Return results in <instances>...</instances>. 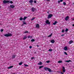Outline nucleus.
Instances as JSON below:
<instances>
[{"mask_svg":"<svg viewBox=\"0 0 74 74\" xmlns=\"http://www.w3.org/2000/svg\"><path fill=\"white\" fill-rule=\"evenodd\" d=\"M3 3L4 4H5L6 3H11V4H12L13 3V2L12 1H10H10L8 0H3Z\"/></svg>","mask_w":74,"mask_h":74,"instance_id":"nucleus-1","label":"nucleus"},{"mask_svg":"<svg viewBox=\"0 0 74 74\" xmlns=\"http://www.w3.org/2000/svg\"><path fill=\"white\" fill-rule=\"evenodd\" d=\"M12 36V34H6L4 35V36H5V37H7Z\"/></svg>","mask_w":74,"mask_h":74,"instance_id":"nucleus-2","label":"nucleus"},{"mask_svg":"<svg viewBox=\"0 0 74 74\" xmlns=\"http://www.w3.org/2000/svg\"><path fill=\"white\" fill-rule=\"evenodd\" d=\"M46 23L47 24H48V25H50V24H51V23H50L48 20H47L46 21Z\"/></svg>","mask_w":74,"mask_h":74,"instance_id":"nucleus-3","label":"nucleus"},{"mask_svg":"<svg viewBox=\"0 0 74 74\" xmlns=\"http://www.w3.org/2000/svg\"><path fill=\"white\" fill-rule=\"evenodd\" d=\"M52 16V14H49L48 15L47 18L49 19V18H51Z\"/></svg>","mask_w":74,"mask_h":74,"instance_id":"nucleus-4","label":"nucleus"},{"mask_svg":"<svg viewBox=\"0 0 74 74\" xmlns=\"http://www.w3.org/2000/svg\"><path fill=\"white\" fill-rule=\"evenodd\" d=\"M31 10L32 12H34V11L36 10V8L34 7H33L32 8Z\"/></svg>","mask_w":74,"mask_h":74,"instance_id":"nucleus-5","label":"nucleus"},{"mask_svg":"<svg viewBox=\"0 0 74 74\" xmlns=\"http://www.w3.org/2000/svg\"><path fill=\"white\" fill-rule=\"evenodd\" d=\"M62 71L63 73H64L66 71V69H65V68L64 66L62 67Z\"/></svg>","mask_w":74,"mask_h":74,"instance_id":"nucleus-6","label":"nucleus"},{"mask_svg":"<svg viewBox=\"0 0 74 74\" xmlns=\"http://www.w3.org/2000/svg\"><path fill=\"white\" fill-rule=\"evenodd\" d=\"M69 19V16H67L65 17V19L66 21H68Z\"/></svg>","mask_w":74,"mask_h":74,"instance_id":"nucleus-7","label":"nucleus"},{"mask_svg":"<svg viewBox=\"0 0 74 74\" xmlns=\"http://www.w3.org/2000/svg\"><path fill=\"white\" fill-rule=\"evenodd\" d=\"M10 8H14V7H15V5H10Z\"/></svg>","mask_w":74,"mask_h":74,"instance_id":"nucleus-8","label":"nucleus"},{"mask_svg":"<svg viewBox=\"0 0 74 74\" xmlns=\"http://www.w3.org/2000/svg\"><path fill=\"white\" fill-rule=\"evenodd\" d=\"M50 42L51 43H55V40L53 39L51 40Z\"/></svg>","mask_w":74,"mask_h":74,"instance_id":"nucleus-9","label":"nucleus"},{"mask_svg":"<svg viewBox=\"0 0 74 74\" xmlns=\"http://www.w3.org/2000/svg\"><path fill=\"white\" fill-rule=\"evenodd\" d=\"M73 42V40H70L69 42V44H71Z\"/></svg>","mask_w":74,"mask_h":74,"instance_id":"nucleus-10","label":"nucleus"},{"mask_svg":"<svg viewBox=\"0 0 74 74\" xmlns=\"http://www.w3.org/2000/svg\"><path fill=\"white\" fill-rule=\"evenodd\" d=\"M64 51H67V47H64Z\"/></svg>","mask_w":74,"mask_h":74,"instance_id":"nucleus-11","label":"nucleus"},{"mask_svg":"<svg viewBox=\"0 0 74 74\" xmlns=\"http://www.w3.org/2000/svg\"><path fill=\"white\" fill-rule=\"evenodd\" d=\"M36 27H38V28H39V27H40V26H39V25L38 24H37L36 25Z\"/></svg>","mask_w":74,"mask_h":74,"instance_id":"nucleus-12","label":"nucleus"},{"mask_svg":"<svg viewBox=\"0 0 74 74\" xmlns=\"http://www.w3.org/2000/svg\"><path fill=\"white\" fill-rule=\"evenodd\" d=\"M65 62H67V63H69V62H71V60H68L65 61Z\"/></svg>","mask_w":74,"mask_h":74,"instance_id":"nucleus-13","label":"nucleus"},{"mask_svg":"<svg viewBox=\"0 0 74 74\" xmlns=\"http://www.w3.org/2000/svg\"><path fill=\"white\" fill-rule=\"evenodd\" d=\"M58 23V22L56 21H55V22L53 23V25H56V23Z\"/></svg>","mask_w":74,"mask_h":74,"instance_id":"nucleus-14","label":"nucleus"},{"mask_svg":"<svg viewBox=\"0 0 74 74\" xmlns=\"http://www.w3.org/2000/svg\"><path fill=\"white\" fill-rule=\"evenodd\" d=\"M13 67V66H10L8 67V69H10L12 68V67Z\"/></svg>","mask_w":74,"mask_h":74,"instance_id":"nucleus-15","label":"nucleus"},{"mask_svg":"<svg viewBox=\"0 0 74 74\" xmlns=\"http://www.w3.org/2000/svg\"><path fill=\"white\" fill-rule=\"evenodd\" d=\"M44 69L45 70L47 71V70H48L49 68L46 67L44 68Z\"/></svg>","mask_w":74,"mask_h":74,"instance_id":"nucleus-16","label":"nucleus"},{"mask_svg":"<svg viewBox=\"0 0 74 74\" xmlns=\"http://www.w3.org/2000/svg\"><path fill=\"white\" fill-rule=\"evenodd\" d=\"M33 2V0H30L29 1V3H32Z\"/></svg>","mask_w":74,"mask_h":74,"instance_id":"nucleus-17","label":"nucleus"},{"mask_svg":"<svg viewBox=\"0 0 74 74\" xmlns=\"http://www.w3.org/2000/svg\"><path fill=\"white\" fill-rule=\"evenodd\" d=\"M15 56H16L14 55H13L12 58V59H13L15 58Z\"/></svg>","mask_w":74,"mask_h":74,"instance_id":"nucleus-18","label":"nucleus"},{"mask_svg":"<svg viewBox=\"0 0 74 74\" xmlns=\"http://www.w3.org/2000/svg\"><path fill=\"white\" fill-rule=\"evenodd\" d=\"M26 18H27V17L26 16H25L23 18V20L24 21L25 20H26Z\"/></svg>","mask_w":74,"mask_h":74,"instance_id":"nucleus-19","label":"nucleus"},{"mask_svg":"<svg viewBox=\"0 0 74 74\" xmlns=\"http://www.w3.org/2000/svg\"><path fill=\"white\" fill-rule=\"evenodd\" d=\"M58 63H62V61L60 60L58 62Z\"/></svg>","mask_w":74,"mask_h":74,"instance_id":"nucleus-20","label":"nucleus"},{"mask_svg":"<svg viewBox=\"0 0 74 74\" xmlns=\"http://www.w3.org/2000/svg\"><path fill=\"white\" fill-rule=\"evenodd\" d=\"M27 38V36H25L23 38V40H25Z\"/></svg>","mask_w":74,"mask_h":74,"instance_id":"nucleus-21","label":"nucleus"},{"mask_svg":"<svg viewBox=\"0 0 74 74\" xmlns=\"http://www.w3.org/2000/svg\"><path fill=\"white\" fill-rule=\"evenodd\" d=\"M48 70L49 72H51V69L49 68Z\"/></svg>","mask_w":74,"mask_h":74,"instance_id":"nucleus-22","label":"nucleus"},{"mask_svg":"<svg viewBox=\"0 0 74 74\" xmlns=\"http://www.w3.org/2000/svg\"><path fill=\"white\" fill-rule=\"evenodd\" d=\"M43 67H44V66H40L39 67V69H41V68H42Z\"/></svg>","mask_w":74,"mask_h":74,"instance_id":"nucleus-23","label":"nucleus"},{"mask_svg":"<svg viewBox=\"0 0 74 74\" xmlns=\"http://www.w3.org/2000/svg\"><path fill=\"white\" fill-rule=\"evenodd\" d=\"M23 18H22V17H20V21H22V20H23Z\"/></svg>","mask_w":74,"mask_h":74,"instance_id":"nucleus-24","label":"nucleus"},{"mask_svg":"<svg viewBox=\"0 0 74 74\" xmlns=\"http://www.w3.org/2000/svg\"><path fill=\"white\" fill-rule=\"evenodd\" d=\"M24 66H25V67H28L29 66L28 65L25 64H24Z\"/></svg>","mask_w":74,"mask_h":74,"instance_id":"nucleus-25","label":"nucleus"},{"mask_svg":"<svg viewBox=\"0 0 74 74\" xmlns=\"http://www.w3.org/2000/svg\"><path fill=\"white\" fill-rule=\"evenodd\" d=\"M31 41L32 42H34L35 41V40H34V39H32L31 40Z\"/></svg>","mask_w":74,"mask_h":74,"instance_id":"nucleus-26","label":"nucleus"},{"mask_svg":"<svg viewBox=\"0 0 74 74\" xmlns=\"http://www.w3.org/2000/svg\"><path fill=\"white\" fill-rule=\"evenodd\" d=\"M49 51H50V52H51L52 51V49H50L49 50Z\"/></svg>","mask_w":74,"mask_h":74,"instance_id":"nucleus-27","label":"nucleus"},{"mask_svg":"<svg viewBox=\"0 0 74 74\" xmlns=\"http://www.w3.org/2000/svg\"><path fill=\"white\" fill-rule=\"evenodd\" d=\"M38 64H39V65H41V64H42V62H40V63Z\"/></svg>","mask_w":74,"mask_h":74,"instance_id":"nucleus-28","label":"nucleus"},{"mask_svg":"<svg viewBox=\"0 0 74 74\" xmlns=\"http://www.w3.org/2000/svg\"><path fill=\"white\" fill-rule=\"evenodd\" d=\"M63 4L64 5H66V2H63Z\"/></svg>","mask_w":74,"mask_h":74,"instance_id":"nucleus-29","label":"nucleus"},{"mask_svg":"<svg viewBox=\"0 0 74 74\" xmlns=\"http://www.w3.org/2000/svg\"><path fill=\"white\" fill-rule=\"evenodd\" d=\"M23 25H26V23L24 21L23 22Z\"/></svg>","mask_w":74,"mask_h":74,"instance_id":"nucleus-30","label":"nucleus"},{"mask_svg":"<svg viewBox=\"0 0 74 74\" xmlns=\"http://www.w3.org/2000/svg\"><path fill=\"white\" fill-rule=\"evenodd\" d=\"M67 31H69V29H68L66 28V29L65 30V32H67Z\"/></svg>","mask_w":74,"mask_h":74,"instance_id":"nucleus-31","label":"nucleus"},{"mask_svg":"<svg viewBox=\"0 0 74 74\" xmlns=\"http://www.w3.org/2000/svg\"><path fill=\"white\" fill-rule=\"evenodd\" d=\"M50 62V61L48 60L46 61V63H49Z\"/></svg>","mask_w":74,"mask_h":74,"instance_id":"nucleus-32","label":"nucleus"},{"mask_svg":"<svg viewBox=\"0 0 74 74\" xmlns=\"http://www.w3.org/2000/svg\"><path fill=\"white\" fill-rule=\"evenodd\" d=\"M35 17H33L32 19H31V21H33L35 19Z\"/></svg>","mask_w":74,"mask_h":74,"instance_id":"nucleus-33","label":"nucleus"},{"mask_svg":"<svg viewBox=\"0 0 74 74\" xmlns=\"http://www.w3.org/2000/svg\"><path fill=\"white\" fill-rule=\"evenodd\" d=\"M19 65H22V62H21L19 63Z\"/></svg>","mask_w":74,"mask_h":74,"instance_id":"nucleus-34","label":"nucleus"},{"mask_svg":"<svg viewBox=\"0 0 74 74\" xmlns=\"http://www.w3.org/2000/svg\"><path fill=\"white\" fill-rule=\"evenodd\" d=\"M28 33V31H25V32H23V33Z\"/></svg>","mask_w":74,"mask_h":74,"instance_id":"nucleus-35","label":"nucleus"},{"mask_svg":"<svg viewBox=\"0 0 74 74\" xmlns=\"http://www.w3.org/2000/svg\"><path fill=\"white\" fill-rule=\"evenodd\" d=\"M64 53L65 55H67V52H64Z\"/></svg>","mask_w":74,"mask_h":74,"instance_id":"nucleus-36","label":"nucleus"},{"mask_svg":"<svg viewBox=\"0 0 74 74\" xmlns=\"http://www.w3.org/2000/svg\"><path fill=\"white\" fill-rule=\"evenodd\" d=\"M52 34H51V35H49L48 36L49 37H51V36H52Z\"/></svg>","mask_w":74,"mask_h":74,"instance_id":"nucleus-37","label":"nucleus"},{"mask_svg":"<svg viewBox=\"0 0 74 74\" xmlns=\"http://www.w3.org/2000/svg\"><path fill=\"white\" fill-rule=\"evenodd\" d=\"M1 32H3V29H1Z\"/></svg>","mask_w":74,"mask_h":74,"instance_id":"nucleus-38","label":"nucleus"},{"mask_svg":"<svg viewBox=\"0 0 74 74\" xmlns=\"http://www.w3.org/2000/svg\"><path fill=\"white\" fill-rule=\"evenodd\" d=\"M62 33H64V30H62Z\"/></svg>","mask_w":74,"mask_h":74,"instance_id":"nucleus-39","label":"nucleus"},{"mask_svg":"<svg viewBox=\"0 0 74 74\" xmlns=\"http://www.w3.org/2000/svg\"><path fill=\"white\" fill-rule=\"evenodd\" d=\"M34 3H36V1H35V0L34 1Z\"/></svg>","mask_w":74,"mask_h":74,"instance_id":"nucleus-40","label":"nucleus"},{"mask_svg":"<svg viewBox=\"0 0 74 74\" xmlns=\"http://www.w3.org/2000/svg\"><path fill=\"white\" fill-rule=\"evenodd\" d=\"M32 48V46H30L29 47V48H30V49H31V48Z\"/></svg>","mask_w":74,"mask_h":74,"instance_id":"nucleus-41","label":"nucleus"},{"mask_svg":"<svg viewBox=\"0 0 74 74\" xmlns=\"http://www.w3.org/2000/svg\"><path fill=\"white\" fill-rule=\"evenodd\" d=\"M63 1V0H60V2H62Z\"/></svg>","mask_w":74,"mask_h":74,"instance_id":"nucleus-42","label":"nucleus"},{"mask_svg":"<svg viewBox=\"0 0 74 74\" xmlns=\"http://www.w3.org/2000/svg\"><path fill=\"white\" fill-rule=\"evenodd\" d=\"M64 36V34H62L61 35V36L62 37H63V36Z\"/></svg>","mask_w":74,"mask_h":74,"instance_id":"nucleus-43","label":"nucleus"},{"mask_svg":"<svg viewBox=\"0 0 74 74\" xmlns=\"http://www.w3.org/2000/svg\"><path fill=\"white\" fill-rule=\"evenodd\" d=\"M58 3H60V1H58Z\"/></svg>","mask_w":74,"mask_h":74,"instance_id":"nucleus-44","label":"nucleus"},{"mask_svg":"<svg viewBox=\"0 0 74 74\" xmlns=\"http://www.w3.org/2000/svg\"><path fill=\"white\" fill-rule=\"evenodd\" d=\"M28 38H30V36H29L28 37Z\"/></svg>","mask_w":74,"mask_h":74,"instance_id":"nucleus-45","label":"nucleus"},{"mask_svg":"<svg viewBox=\"0 0 74 74\" xmlns=\"http://www.w3.org/2000/svg\"><path fill=\"white\" fill-rule=\"evenodd\" d=\"M60 73H61V74H64V73H62V72H61Z\"/></svg>","mask_w":74,"mask_h":74,"instance_id":"nucleus-46","label":"nucleus"},{"mask_svg":"<svg viewBox=\"0 0 74 74\" xmlns=\"http://www.w3.org/2000/svg\"><path fill=\"white\" fill-rule=\"evenodd\" d=\"M34 59V57L31 58V59Z\"/></svg>","mask_w":74,"mask_h":74,"instance_id":"nucleus-47","label":"nucleus"},{"mask_svg":"<svg viewBox=\"0 0 74 74\" xmlns=\"http://www.w3.org/2000/svg\"><path fill=\"white\" fill-rule=\"evenodd\" d=\"M37 47H39V45H37Z\"/></svg>","mask_w":74,"mask_h":74,"instance_id":"nucleus-48","label":"nucleus"},{"mask_svg":"<svg viewBox=\"0 0 74 74\" xmlns=\"http://www.w3.org/2000/svg\"><path fill=\"white\" fill-rule=\"evenodd\" d=\"M50 0H47V1H50Z\"/></svg>","mask_w":74,"mask_h":74,"instance_id":"nucleus-49","label":"nucleus"},{"mask_svg":"<svg viewBox=\"0 0 74 74\" xmlns=\"http://www.w3.org/2000/svg\"><path fill=\"white\" fill-rule=\"evenodd\" d=\"M72 26L73 27H74V24H73Z\"/></svg>","mask_w":74,"mask_h":74,"instance_id":"nucleus-50","label":"nucleus"},{"mask_svg":"<svg viewBox=\"0 0 74 74\" xmlns=\"http://www.w3.org/2000/svg\"><path fill=\"white\" fill-rule=\"evenodd\" d=\"M73 21H74V18L73 19Z\"/></svg>","mask_w":74,"mask_h":74,"instance_id":"nucleus-51","label":"nucleus"},{"mask_svg":"<svg viewBox=\"0 0 74 74\" xmlns=\"http://www.w3.org/2000/svg\"><path fill=\"white\" fill-rule=\"evenodd\" d=\"M23 25H24V24L22 25V26H23Z\"/></svg>","mask_w":74,"mask_h":74,"instance_id":"nucleus-52","label":"nucleus"},{"mask_svg":"<svg viewBox=\"0 0 74 74\" xmlns=\"http://www.w3.org/2000/svg\"><path fill=\"white\" fill-rule=\"evenodd\" d=\"M31 38H32V36H31Z\"/></svg>","mask_w":74,"mask_h":74,"instance_id":"nucleus-53","label":"nucleus"},{"mask_svg":"<svg viewBox=\"0 0 74 74\" xmlns=\"http://www.w3.org/2000/svg\"><path fill=\"white\" fill-rule=\"evenodd\" d=\"M1 8V6H0V8Z\"/></svg>","mask_w":74,"mask_h":74,"instance_id":"nucleus-54","label":"nucleus"},{"mask_svg":"<svg viewBox=\"0 0 74 74\" xmlns=\"http://www.w3.org/2000/svg\"><path fill=\"white\" fill-rule=\"evenodd\" d=\"M73 4H74V3H73Z\"/></svg>","mask_w":74,"mask_h":74,"instance_id":"nucleus-55","label":"nucleus"}]
</instances>
